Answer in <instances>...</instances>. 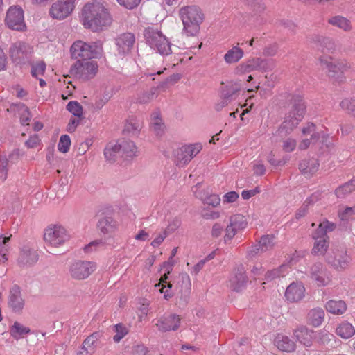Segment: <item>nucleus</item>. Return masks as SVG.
Returning <instances> with one entry per match:
<instances>
[{
    "mask_svg": "<svg viewBox=\"0 0 355 355\" xmlns=\"http://www.w3.org/2000/svg\"><path fill=\"white\" fill-rule=\"evenodd\" d=\"M8 159L5 156H0V180L4 182L8 176Z\"/></svg>",
    "mask_w": 355,
    "mask_h": 355,
    "instance_id": "50",
    "label": "nucleus"
},
{
    "mask_svg": "<svg viewBox=\"0 0 355 355\" xmlns=\"http://www.w3.org/2000/svg\"><path fill=\"white\" fill-rule=\"evenodd\" d=\"M70 238L67 230L58 225L49 226L44 231V239L47 244L53 247L63 245Z\"/></svg>",
    "mask_w": 355,
    "mask_h": 355,
    "instance_id": "11",
    "label": "nucleus"
},
{
    "mask_svg": "<svg viewBox=\"0 0 355 355\" xmlns=\"http://www.w3.org/2000/svg\"><path fill=\"white\" fill-rule=\"evenodd\" d=\"M248 282V278L245 268L243 266H240L234 269L233 275L230 279V286L233 291L239 292L246 286Z\"/></svg>",
    "mask_w": 355,
    "mask_h": 355,
    "instance_id": "20",
    "label": "nucleus"
},
{
    "mask_svg": "<svg viewBox=\"0 0 355 355\" xmlns=\"http://www.w3.org/2000/svg\"><path fill=\"white\" fill-rule=\"evenodd\" d=\"M180 16L184 25L183 31L187 35H195L199 31L200 25L204 19L201 9L196 6L184 7L180 10Z\"/></svg>",
    "mask_w": 355,
    "mask_h": 355,
    "instance_id": "4",
    "label": "nucleus"
},
{
    "mask_svg": "<svg viewBox=\"0 0 355 355\" xmlns=\"http://www.w3.org/2000/svg\"><path fill=\"white\" fill-rule=\"evenodd\" d=\"M135 42L134 34L131 33H125L120 35L116 39V44L118 46V50L120 53H128Z\"/></svg>",
    "mask_w": 355,
    "mask_h": 355,
    "instance_id": "23",
    "label": "nucleus"
},
{
    "mask_svg": "<svg viewBox=\"0 0 355 355\" xmlns=\"http://www.w3.org/2000/svg\"><path fill=\"white\" fill-rule=\"evenodd\" d=\"M305 288L301 282H292L286 289L285 297L290 302H298L304 297Z\"/></svg>",
    "mask_w": 355,
    "mask_h": 355,
    "instance_id": "21",
    "label": "nucleus"
},
{
    "mask_svg": "<svg viewBox=\"0 0 355 355\" xmlns=\"http://www.w3.org/2000/svg\"><path fill=\"white\" fill-rule=\"evenodd\" d=\"M275 238L272 234L263 235L258 243L261 248V252H264L272 250L275 246Z\"/></svg>",
    "mask_w": 355,
    "mask_h": 355,
    "instance_id": "42",
    "label": "nucleus"
},
{
    "mask_svg": "<svg viewBox=\"0 0 355 355\" xmlns=\"http://www.w3.org/2000/svg\"><path fill=\"white\" fill-rule=\"evenodd\" d=\"M328 21L331 25L340 28L345 31H349L352 28L350 21L342 16L333 17L330 18Z\"/></svg>",
    "mask_w": 355,
    "mask_h": 355,
    "instance_id": "44",
    "label": "nucleus"
},
{
    "mask_svg": "<svg viewBox=\"0 0 355 355\" xmlns=\"http://www.w3.org/2000/svg\"><path fill=\"white\" fill-rule=\"evenodd\" d=\"M303 135H309L312 141V147L319 151L320 155L329 154L334 148V144L329 135L316 131V126L313 123H308L302 128Z\"/></svg>",
    "mask_w": 355,
    "mask_h": 355,
    "instance_id": "5",
    "label": "nucleus"
},
{
    "mask_svg": "<svg viewBox=\"0 0 355 355\" xmlns=\"http://www.w3.org/2000/svg\"><path fill=\"white\" fill-rule=\"evenodd\" d=\"M191 290V283L189 276L187 274L181 275L175 287L177 303L181 306L186 305L189 300Z\"/></svg>",
    "mask_w": 355,
    "mask_h": 355,
    "instance_id": "13",
    "label": "nucleus"
},
{
    "mask_svg": "<svg viewBox=\"0 0 355 355\" xmlns=\"http://www.w3.org/2000/svg\"><path fill=\"white\" fill-rule=\"evenodd\" d=\"M31 119V114L28 108L25 105H22L21 107V116L20 121L23 125H28V122Z\"/></svg>",
    "mask_w": 355,
    "mask_h": 355,
    "instance_id": "54",
    "label": "nucleus"
},
{
    "mask_svg": "<svg viewBox=\"0 0 355 355\" xmlns=\"http://www.w3.org/2000/svg\"><path fill=\"white\" fill-rule=\"evenodd\" d=\"M312 237L315 240L322 239L323 238H327V239H329L328 236H327V232L325 231L324 228L323 227L321 223H320L315 232L313 233Z\"/></svg>",
    "mask_w": 355,
    "mask_h": 355,
    "instance_id": "58",
    "label": "nucleus"
},
{
    "mask_svg": "<svg viewBox=\"0 0 355 355\" xmlns=\"http://www.w3.org/2000/svg\"><path fill=\"white\" fill-rule=\"evenodd\" d=\"M261 252V248L258 243L253 245L247 251V258L248 259H252Z\"/></svg>",
    "mask_w": 355,
    "mask_h": 355,
    "instance_id": "64",
    "label": "nucleus"
},
{
    "mask_svg": "<svg viewBox=\"0 0 355 355\" xmlns=\"http://www.w3.org/2000/svg\"><path fill=\"white\" fill-rule=\"evenodd\" d=\"M101 337V334L94 332L89 336L83 343L81 350L78 352V355H91L97 347L98 340Z\"/></svg>",
    "mask_w": 355,
    "mask_h": 355,
    "instance_id": "24",
    "label": "nucleus"
},
{
    "mask_svg": "<svg viewBox=\"0 0 355 355\" xmlns=\"http://www.w3.org/2000/svg\"><path fill=\"white\" fill-rule=\"evenodd\" d=\"M319 64L322 69L328 70V73L330 77H336L340 71L338 70V67L335 61L331 56L322 55L319 58Z\"/></svg>",
    "mask_w": 355,
    "mask_h": 355,
    "instance_id": "27",
    "label": "nucleus"
},
{
    "mask_svg": "<svg viewBox=\"0 0 355 355\" xmlns=\"http://www.w3.org/2000/svg\"><path fill=\"white\" fill-rule=\"evenodd\" d=\"M336 332L341 338L347 339L355 334V329L352 324L343 322L338 326Z\"/></svg>",
    "mask_w": 355,
    "mask_h": 355,
    "instance_id": "39",
    "label": "nucleus"
},
{
    "mask_svg": "<svg viewBox=\"0 0 355 355\" xmlns=\"http://www.w3.org/2000/svg\"><path fill=\"white\" fill-rule=\"evenodd\" d=\"M171 289L172 284L171 283H168L166 286H162L161 288H159V292L164 294V298L165 300H168L174 295V293Z\"/></svg>",
    "mask_w": 355,
    "mask_h": 355,
    "instance_id": "60",
    "label": "nucleus"
},
{
    "mask_svg": "<svg viewBox=\"0 0 355 355\" xmlns=\"http://www.w3.org/2000/svg\"><path fill=\"white\" fill-rule=\"evenodd\" d=\"M98 68L95 61L78 60L71 66L70 73L76 78L86 81L95 76Z\"/></svg>",
    "mask_w": 355,
    "mask_h": 355,
    "instance_id": "8",
    "label": "nucleus"
},
{
    "mask_svg": "<svg viewBox=\"0 0 355 355\" xmlns=\"http://www.w3.org/2000/svg\"><path fill=\"white\" fill-rule=\"evenodd\" d=\"M318 168L319 162L315 159H304L299 164V169L304 175L313 174L318 170Z\"/></svg>",
    "mask_w": 355,
    "mask_h": 355,
    "instance_id": "31",
    "label": "nucleus"
},
{
    "mask_svg": "<svg viewBox=\"0 0 355 355\" xmlns=\"http://www.w3.org/2000/svg\"><path fill=\"white\" fill-rule=\"evenodd\" d=\"M67 110L78 118H83V107L78 101H70L67 105Z\"/></svg>",
    "mask_w": 355,
    "mask_h": 355,
    "instance_id": "49",
    "label": "nucleus"
},
{
    "mask_svg": "<svg viewBox=\"0 0 355 355\" xmlns=\"http://www.w3.org/2000/svg\"><path fill=\"white\" fill-rule=\"evenodd\" d=\"M96 269L95 262L78 260L70 264L69 274L71 279L80 281L87 279Z\"/></svg>",
    "mask_w": 355,
    "mask_h": 355,
    "instance_id": "9",
    "label": "nucleus"
},
{
    "mask_svg": "<svg viewBox=\"0 0 355 355\" xmlns=\"http://www.w3.org/2000/svg\"><path fill=\"white\" fill-rule=\"evenodd\" d=\"M317 200V198L315 196H311V197L308 198L303 205L297 209V211L295 213V218L297 219H300L304 216H306L307 214L309 206L313 203L315 201Z\"/></svg>",
    "mask_w": 355,
    "mask_h": 355,
    "instance_id": "46",
    "label": "nucleus"
},
{
    "mask_svg": "<svg viewBox=\"0 0 355 355\" xmlns=\"http://www.w3.org/2000/svg\"><path fill=\"white\" fill-rule=\"evenodd\" d=\"M116 226V222L111 217H104L99 220L98 227L103 234H109L112 232Z\"/></svg>",
    "mask_w": 355,
    "mask_h": 355,
    "instance_id": "40",
    "label": "nucleus"
},
{
    "mask_svg": "<svg viewBox=\"0 0 355 355\" xmlns=\"http://www.w3.org/2000/svg\"><path fill=\"white\" fill-rule=\"evenodd\" d=\"M40 144V139L37 134L31 135L27 141H25V146L28 148H34Z\"/></svg>",
    "mask_w": 355,
    "mask_h": 355,
    "instance_id": "57",
    "label": "nucleus"
},
{
    "mask_svg": "<svg viewBox=\"0 0 355 355\" xmlns=\"http://www.w3.org/2000/svg\"><path fill=\"white\" fill-rule=\"evenodd\" d=\"M325 307L327 311L334 315H341L347 310L346 304L343 300H329Z\"/></svg>",
    "mask_w": 355,
    "mask_h": 355,
    "instance_id": "34",
    "label": "nucleus"
},
{
    "mask_svg": "<svg viewBox=\"0 0 355 355\" xmlns=\"http://www.w3.org/2000/svg\"><path fill=\"white\" fill-rule=\"evenodd\" d=\"M243 49L235 46L227 51L224 55V60L226 63L232 64L239 61L243 57Z\"/></svg>",
    "mask_w": 355,
    "mask_h": 355,
    "instance_id": "35",
    "label": "nucleus"
},
{
    "mask_svg": "<svg viewBox=\"0 0 355 355\" xmlns=\"http://www.w3.org/2000/svg\"><path fill=\"white\" fill-rule=\"evenodd\" d=\"M287 110L284 121L279 131L285 135L290 134L303 119L306 112V105L300 95L289 94L287 97Z\"/></svg>",
    "mask_w": 355,
    "mask_h": 355,
    "instance_id": "2",
    "label": "nucleus"
},
{
    "mask_svg": "<svg viewBox=\"0 0 355 355\" xmlns=\"http://www.w3.org/2000/svg\"><path fill=\"white\" fill-rule=\"evenodd\" d=\"M71 139L69 136L67 135H64L60 137L58 145V148L59 151L65 153L69 151Z\"/></svg>",
    "mask_w": 355,
    "mask_h": 355,
    "instance_id": "51",
    "label": "nucleus"
},
{
    "mask_svg": "<svg viewBox=\"0 0 355 355\" xmlns=\"http://www.w3.org/2000/svg\"><path fill=\"white\" fill-rule=\"evenodd\" d=\"M120 146V152L121 157L123 159H132L137 156V147L132 141H123L121 144H118Z\"/></svg>",
    "mask_w": 355,
    "mask_h": 355,
    "instance_id": "29",
    "label": "nucleus"
},
{
    "mask_svg": "<svg viewBox=\"0 0 355 355\" xmlns=\"http://www.w3.org/2000/svg\"><path fill=\"white\" fill-rule=\"evenodd\" d=\"M7 26L13 30L22 31L26 27L24 11L19 6H11L7 11L6 19Z\"/></svg>",
    "mask_w": 355,
    "mask_h": 355,
    "instance_id": "14",
    "label": "nucleus"
},
{
    "mask_svg": "<svg viewBox=\"0 0 355 355\" xmlns=\"http://www.w3.org/2000/svg\"><path fill=\"white\" fill-rule=\"evenodd\" d=\"M31 52V46L22 42H17L12 44L10 48V55L12 60L17 64L25 60Z\"/></svg>",
    "mask_w": 355,
    "mask_h": 355,
    "instance_id": "19",
    "label": "nucleus"
},
{
    "mask_svg": "<svg viewBox=\"0 0 355 355\" xmlns=\"http://www.w3.org/2000/svg\"><path fill=\"white\" fill-rule=\"evenodd\" d=\"M296 145L295 139L288 138L283 141L282 148L285 152L290 153L295 150Z\"/></svg>",
    "mask_w": 355,
    "mask_h": 355,
    "instance_id": "56",
    "label": "nucleus"
},
{
    "mask_svg": "<svg viewBox=\"0 0 355 355\" xmlns=\"http://www.w3.org/2000/svg\"><path fill=\"white\" fill-rule=\"evenodd\" d=\"M272 65V62L268 60L257 58L241 64L238 70L242 73H249L254 70L266 71L270 69Z\"/></svg>",
    "mask_w": 355,
    "mask_h": 355,
    "instance_id": "16",
    "label": "nucleus"
},
{
    "mask_svg": "<svg viewBox=\"0 0 355 355\" xmlns=\"http://www.w3.org/2000/svg\"><path fill=\"white\" fill-rule=\"evenodd\" d=\"M248 222L243 215L235 214L230 216L229 223L225 230L224 242L231 241L239 231L246 228Z\"/></svg>",
    "mask_w": 355,
    "mask_h": 355,
    "instance_id": "12",
    "label": "nucleus"
},
{
    "mask_svg": "<svg viewBox=\"0 0 355 355\" xmlns=\"http://www.w3.org/2000/svg\"><path fill=\"white\" fill-rule=\"evenodd\" d=\"M38 259L39 255L36 250L28 246H25L20 251L17 262L21 266L29 267L35 264Z\"/></svg>",
    "mask_w": 355,
    "mask_h": 355,
    "instance_id": "22",
    "label": "nucleus"
},
{
    "mask_svg": "<svg viewBox=\"0 0 355 355\" xmlns=\"http://www.w3.org/2000/svg\"><path fill=\"white\" fill-rule=\"evenodd\" d=\"M114 328L116 334L113 337V340L116 343H119L128 334V330L127 328L121 324H116Z\"/></svg>",
    "mask_w": 355,
    "mask_h": 355,
    "instance_id": "53",
    "label": "nucleus"
},
{
    "mask_svg": "<svg viewBox=\"0 0 355 355\" xmlns=\"http://www.w3.org/2000/svg\"><path fill=\"white\" fill-rule=\"evenodd\" d=\"M117 1L128 9H133L139 5L141 0H117Z\"/></svg>",
    "mask_w": 355,
    "mask_h": 355,
    "instance_id": "63",
    "label": "nucleus"
},
{
    "mask_svg": "<svg viewBox=\"0 0 355 355\" xmlns=\"http://www.w3.org/2000/svg\"><path fill=\"white\" fill-rule=\"evenodd\" d=\"M157 88L152 87L149 90L143 91L137 94L135 102L139 104H148L157 96Z\"/></svg>",
    "mask_w": 355,
    "mask_h": 355,
    "instance_id": "36",
    "label": "nucleus"
},
{
    "mask_svg": "<svg viewBox=\"0 0 355 355\" xmlns=\"http://www.w3.org/2000/svg\"><path fill=\"white\" fill-rule=\"evenodd\" d=\"M181 225V220L178 218H173L168 224V227L165 230L167 234H171L175 232Z\"/></svg>",
    "mask_w": 355,
    "mask_h": 355,
    "instance_id": "61",
    "label": "nucleus"
},
{
    "mask_svg": "<svg viewBox=\"0 0 355 355\" xmlns=\"http://www.w3.org/2000/svg\"><path fill=\"white\" fill-rule=\"evenodd\" d=\"M143 35L146 44L160 55H168L172 53L171 42L157 27L145 28Z\"/></svg>",
    "mask_w": 355,
    "mask_h": 355,
    "instance_id": "3",
    "label": "nucleus"
},
{
    "mask_svg": "<svg viewBox=\"0 0 355 355\" xmlns=\"http://www.w3.org/2000/svg\"><path fill=\"white\" fill-rule=\"evenodd\" d=\"M200 144L185 145L173 151L174 162L176 166L183 167L198 155L202 150Z\"/></svg>",
    "mask_w": 355,
    "mask_h": 355,
    "instance_id": "10",
    "label": "nucleus"
},
{
    "mask_svg": "<svg viewBox=\"0 0 355 355\" xmlns=\"http://www.w3.org/2000/svg\"><path fill=\"white\" fill-rule=\"evenodd\" d=\"M31 332L29 327H26L19 322H15L10 328V334L16 340L23 338Z\"/></svg>",
    "mask_w": 355,
    "mask_h": 355,
    "instance_id": "37",
    "label": "nucleus"
},
{
    "mask_svg": "<svg viewBox=\"0 0 355 355\" xmlns=\"http://www.w3.org/2000/svg\"><path fill=\"white\" fill-rule=\"evenodd\" d=\"M104 155L110 162H116L119 157H121L120 146L117 144H109L104 150Z\"/></svg>",
    "mask_w": 355,
    "mask_h": 355,
    "instance_id": "33",
    "label": "nucleus"
},
{
    "mask_svg": "<svg viewBox=\"0 0 355 355\" xmlns=\"http://www.w3.org/2000/svg\"><path fill=\"white\" fill-rule=\"evenodd\" d=\"M355 190V179L351 180L340 186L335 190V194L338 198H345Z\"/></svg>",
    "mask_w": 355,
    "mask_h": 355,
    "instance_id": "41",
    "label": "nucleus"
},
{
    "mask_svg": "<svg viewBox=\"0 0 355 355\" xmlns=\"http://www.w3.org/2000/svg\"><path fill=\"white\" fill-rule=\"evenodd\" d=\"M180 318L176 314H165L160 317L155 325L160 331H176L180 324Z\"/></svg>",
    "mask_w": 355,
    "mask_h": 355,
    "instance_id": "18",
    "label": "nucleus"
},
{
    "mask_svg": "<svg viewBox=\"0 0 355 355\" xmlns=\"http://www.w3.org/2000/svg\"><path fill=\"white\" fill-rule=\"evenodd\" d=\"M340 106L349 114L355 116V98H346L340 103Z\"/></svg>",
    "mask_w": 355,
    "mask_h": 355,
    "instance_id": "48",
    "label": "nucleus"
},
{
    "mask_svg": "<svg viewBox=\"0 0 355 355\" xmlns=\"http://www.w3.org/2000/svg\"><path fill=\"white\" fill-rule=\"evenodd\" d=\"M142 128V122L135 116H130L125 121L123 132L130 135H137Z\"/></svg>",
    "mask_w": 355,
    "mask_h": 355,
    "instance_id": "28",
    "label": "nucleus"
},
{
    "mask_svg": "<svg viewBox=\"0 0 355 355\" xmlns=\"http://www.w3.org/2000/svg\"><path fill=\"white\" fill-rule=\"evenodd\" d=\"M151 125L155 132L159 135L164 131V125L160 116L159 111H155L151 115Z\"/></svg>",
    "mask_w": 355,
    "mask_h": 355,
    "instance_id": "43",
    "label": "nucleus"
},
{
    "mask_svg": "<svg viewBox=\"0 0 355 355\" xmlns=\"http://www.w3.org/2000/svg\"><path fill=\"white\" fill-rule=\"evenodd\" d=\"M8 304L15 312H19L24 308V300L21 297L19 288L17 286L10 290Z\"/></svg>",
    "mask_w": 355,
    "mask_h": 355,
    "instance_id": "25",
    "label": "nucleus"
},
{
    "mask_svg": "<svg viewBox=\"0 0 355 355\" xmlns=\"http://www.w3.org/2000/svg\"><path fill=\"white\" fill-rule=\"evenodd\" d=\"M46 69V64L43 62L37 63L31 68V75L37 78L39 75H43Z\"/></svg>",
    "mask_w": 355,
    "mask_h": 355,
    "instance_id": "55",
    "label": "nucleus"
},
{
    "mask_svg": "<svg viewBox=\"0 0 355 355\" xmlns=\"http://www.w3.org/2000/svg\"><path fill=\"white\" fill-rule=\"evenodd\" d=\"M326 260L327 263L338 272L347 270L352 262L351 254L344 247L332 249L327 254Z\"/></svg>",
    "mask_w": 355,
    "mask_h": 355,
    "instance_id": "7",
    "label": "nucleus"
},
{
    "mask_svg": "<svg viewBox=\"0 0 355 355\" xmlns=\"http://www.w3.org/2000/svg\"><path fill=\"white\" fill-rule=\"evenodd\" d=\"M241 86L239 83H230L223 88L221 96L231 101L234 96L241 90Z\"/></svg>",
    "mask_w": 355,
    "mask_h": 355,
    "instance_id": "38",
    "label": "nucleus"
},
{
    "mask_svg": "<svg viewBox=\"0 0 355 355\" xmlns=\"http://www.w3.org/2000/svg\"><path fill=\"white\" fill-rule=\"evenodd\" d=\"M220 199L218 195L211 194L204 200V203L212 207H216L220 204Z\"/></svg>",
    "mask_w": 355,
    "mask_h": 355,
    "instance_id": "59",
    "label": "nucleus"
},
{
    "mask_svg": "<svg viewBox=\"0 0 355 355\" xmlns=\"http://www.w3.org/2000/svg\"><path fill=\"white\" fill-rule=\"evenodd\" d=\"M288 267L286 265H282L280 267L274 270L268 271L265 275V278L268 281L275 279L281 277H284L287 273Z\"/></svg>",
    "mask_w": 355,
    "mask_h": 355,
    "instance_id": "45",
    "label": "nucleus"
},
{
    "mask_svg": "<svg viewBox=\"0 0 355 355\" xmlns=\"http://www.w3.org/2000/svg\"><path fill=\"white\" fill-rule=\"evenodd\" d=\"M324 311L322 309H313L308 313V321L312 326L319 327L324 320Z\"/></svg>",
    "mask_w": 355,
    "mask_h": 355,
    "instance_id": "32",
    "label": "nucleus"
},
{
    "mask_svg": "<svg viewBox=\"0 0 355 355\" xmlns=\"http://www.w3.org/2000/svg\"><path fill=\"white\" fill-rule=\"evenodd\" d=\"M355 214V206L352 207H345L343 210H340L338 216L342 220H348Z\"/></svg>",
    "mask_w": 355,
    "mask_h": 355,
    "instance_id": "52",
    "label": "nucleus"
},
{
    "mask_svg": "<svg viewBox=\"0 0 355 355\" xmlns=\"http://www.w3.org/2000/svg\"><path fill=\"white\" fill-rule=\"evenodd\" d=\"M275 342L277 348L282 351L291 352L295 349V343L286 336L278 335Z\"/></svg>",
    "mask_w": 355,
    "mask_h": 355,
    "instance_id": "30",
    "label": "nucleus"
},
{
    "mask_svg": "<svg viewBox=\"0 0 355 355\" xmlns=\"http://www.w3.org/2000/svg\"><path fill=\"white\" fill-rule=\"evenodd\" d=\"M70 52L71 58L76 60H87L98 58L103 53V43L99 40L92 43L78 40L71 46Z\"/></svg>",
    "mask_w": 355,
    "mask_h": 355,
    "instance_id": "6",
    "label": "nucleus"
},
{
    "mask_svg": "<svg viewBox=\"0 0 355 355\" xmlns=\"http://www.w3.org/2000/svg\"><path fill=\"white\" fill-rule=\"evenodd\" d=\"M76 0H58L50 8V15L56 19H63L73 11Z\"/></svg>",
    "mask_w": 355,
    "mask_h": 355,
    "instance_id": "15",
    "label": "nucleus"
},
{
    "mask_svg": "<svg viewBox=\"0 0 355 355\" xmlns=\"http://www.w3.org/2000/svg\"><path fill=\"white\" fill-rule=\"evenodd\" d=\"M313 331L304 326H300L293 331L296 339L306 347L312 345Z\"/></svg>",
    "mask_w": 355,
    "mask_h": 355,
    "instance_id": "26",
    "label": "nucleus"
},
{
    "mask_svg": "<svg viewBox=\"0 0 355 355\" xmlns=\"http://www.w3.org/2000/svg\"><path fill=\"white\" fill-rule=\"evenodd\" d=\"M180 79V75L178 73H173V75L168 76L164 81L161 83L158 87H164L168 84H174L177 83Z\"/></svg>",
    "mask_w": 355,
    "mask_h": 355,
    "instance_id": "62",
    "label": "nucleus"
},
{
    "mask_svg": "<svg viewBox=\"0 0 355 355\" xmlns=\"http://www.w3.org/2000/svg\"><path fill=\"white\" fill-rule=\"evenodd\" d=\"M82 15L83 25L93 32L101 31L112 23V18L107 9L99 3L85 5Z\"/></svg>",
    "mask_w": 355,
    "mask_h": 355,
    "instance_id": "1",
    "label": "nucleus"
},
{
    "mask_svg": "<svg viewBox=\"0 0 355 355\" xmlns=\"http://www.w3.org/2000/svg\"><path fill=\"white\" fill-rule=\"evenodd\" d=\"M329 247V239L323 238L322 239L315 240L314 246L312 250L313 254H323L327 250Z\"/></svg>",
    "mask_w": 355,
    "mask_h": 355,
    "instance_id": "47",
    "label": "nucleus"
},
{
    "mask_svg": "<svg viewBox=\"0 0 355 355\" xmlns=\"http://www.w3.org/2000/svg\"><path fill=\"white\" fill-rule=\"evenodd\" d=\"M310 276L319 286H326L331 281L330 272L321 263H315L311 267Z\"/></svg>",
    "mask_w": 355,
    "mask_h": 355,
    "instance_id": "17",
    "label": "nucleus"
}]
</instances>
